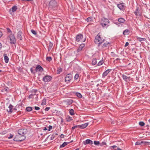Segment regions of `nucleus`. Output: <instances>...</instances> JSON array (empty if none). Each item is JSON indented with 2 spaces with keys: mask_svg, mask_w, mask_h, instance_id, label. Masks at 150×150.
I'll return each mask as SVG.
<instances>
[{
  "mask_svg": "<svg viewBox=\"0 0 150 150\" xmlns=\"http://www.w3.org/2000/svg\"><path fill=\"white\" fill-rule=\"evenodd\" d=\"M57 3L55 0H51L49 2V8L50 10H56L57 8Z\"/></svg>",
  "mask_w": 150,
  "mask_h": 150,
  "instance_id": "obj_1",
  "label": "nucleus"
},
{
  "mask_svg": "<svg viewBox=\"0 0 150 150\" xmlns=\"http://www.w3.org/2000/svg\"><path fill=\"white\" fill-rule=\"evenodd\" d=\"M105 41V39H103L100 37V36L97 35L96 36L95 39V43L97 44L98 45V46H99L100 44H102Z\"/></svg>",
  "mask_w": 150,
  "mask_h": 150,
  "instance_id": "obj_2",
  "label": "nucleus"
},
{
  "mask_svg": "<svg viewBox=\"0 0 150 150\" xmlns=\"http://www.w3.org/2000/svg\"><path fill=\"white\" fill-rule=\"evenodd\" d=\"M25 138V137L24 136H22L21 135L18 134L16 135L13 140L15 141H22Z\"/></svg>",
  "mask_w": 150,
  "mask_h": 150,
  "instance_id": "obj_3",
  "label": "nucleus"
},
{
  "mask_svg": "<svg viewBox=\"0 0 150 150\" xmlns=\"http://www.w3.org/2000/svg\"><path fill=\"white\" fill-rule=\"evenodd\" d=\"M27 132V130L26 129H21L18 131V133L22 136H24Z\"/></svg>",
  "mask_w": 150,
  "mask_h": 150,
  "instance_id": "obj_4",
  "label": "nucleus"
},
{
  "mask_svg": "<svg viewBox=\"0 0 150 150\" xmlns=\"http://www.w3.org/2000/svg\"><path fill=\"white\" fill-rule=\"evenodd\" d=\"M83 38V35L81 34H79L76 36V40L78 42H79L80 40H81V42H84L86 40V38L82 40V39Z\"/></svg>",
  "mask_w": 150,
  "mask_h": 150,
  "instance_id": "obj_5",
  "label": "nucleus"
},
{
  "mask_svg": "<svg viewBox=\"0 0 150 150\" xmlns=\"http://www.w3.org/2000/svg\"><path fill=\"white\" fill-rule=\"evenodd\" d=\"M105 23H101L100 24L104 28H107L109 25L108 24L109 22V20L108 19H105Z\"/></svg>",
  "mask_w": 150,
  "mask_h": 150,
  "instance_id": "obj_6",
  "label": "nucleus"
},
{
  "mask_svg": "<svg viewBox=\"0 0 150 150\" xmlns=\"http://www.w3.org/2000/svg\"><path fill=\"white\" fill-rule=\"evenodd\" d=\"M52 78L50 76L48 75H46L43 78V81L45 82H48L50 81L52 79Z\"/></svg>",
  "mask_w": 150,
  "mask_h": 150,
  "instance_id": "obj_7",
  "label": "nucleus"
},
{
  "mask_svg": "<svg viewBox=\"0 0 150 150\" xmlns=\"http://www.w3.org/2000/svg\"><path fill=\"white\" fill-rule=\"evenodd\" d=\"M9 38L11 41V44H15L16 42V39L14 36L12 34H11L9 36Z\"/></svg>",
  "mask_w": 150,
  "mask_h": 150,
  "instance_id": "obj_8",
  "label": "nucleus"
},
{
  "mask_svg": "<svg viewBox=\"0 0 150 150\" xmlns=\"http://www.w3.org/2000/svg\"><path fill=\"white\" fill-rule=\"evenodd\" d=\"M83 144L86 145V144H92L93 143V141L89 139H87L85 141H83Z\"/></svg>",
  "mask_w": 150,
  "mask_h": 150,
  "instance_id": "obj_9",
  "label": "nucleus"
},
{
  "mask_svg": "<svg viewBox=\"0 0 150 150\" xmlns=\"http://www.w3.org/2000/svg\"><path fill=\"white\" fill-rule=\"evenodd\" d=\"M43 70V68L40 65H38L36 67L35 71H42Z\"/></svg>",
  "mask_w": 150,
  "mask_h": 150,
  "instance_id": "obj_10",
  "label": "nucleus"
},
{
  "mask_svg": "<svg viewBox=\"0 0 150 150\" xmlns=\"http://www.w3.org/2000/svg\"><path fill=\"white\" fill-rule=\"evenodd\" d=\"M72 78V76L71 74H68L66 75V82L70 81Z\"/></svg>",
  "mask_w": 150,
  "mask_h": 150,
  "instance_id": "obj_11",
  "label": "nucleus"
},
{
  "mask_svg": "<svg viewBox=\"0 0 150 150\" xmlns=\"http://www.w3.org/2000/svg\"><path fill=\"white\" fill-rule=\"evenodd\" d=\"M122 77L123 80L126 81H130V77L129 76H127L124 74H123L122 75Z\"/></svg>",
  "mask_w": 150,
  "mask_h": 150,
  "instance_id": "obj_12",
  "label": "nucleus"
},
{
  "mask_svg": "<svg viewBox=\"0 0 150 150\" xmlns=\"http://www.w3.org/2000/svg\"><path fill=\"white\" fill-rule=\"evenodd\" d=\"M117 7L121 10H123L125 7L124 3H122L117 4Z\"/></svg>",
  "mask_w": 150,
  "mask_h": 150,
  "instance_id": "obj_13",
  "label": "nucleus"
},
{
  "mask_svg": "<svg viewBox=\"0 0 150 150\" xmlns=\"http://www.w3.org/2000/svg\"><path fill=\"white\" fill-rule=\"evenodd\" d=\"M22 34V33L20 31H19L17 33V38L18 39H20V40H22V37L21 35Z\"/></svg>",
  "mask_w": 150,
  "mask_h": 150,
  "instance_id": "obj_14",
  "label": "nucleus"
},
{
  "mask_svg": "<svg viewBox=\"0 0 150 150\" xmlns=\"http://www.w3.org/2000/svg\"><path fill=\"white\" fill-rule=\"evenodd\" d=\"M111 71V69H108L105 71L103 74V77H105Z\"/></svg>",
  "mask_w": 150,
  "mask_h": 150,
  "instance_id": "obj_15",
  "label": "nucleus"
},
{
  "mask_svg": "<svg viewBox=\"0 0 150 150\" xmlns=\"http://www.w3.org/2000/svg\"><path fill=\"white\" fill-rule=\"evenodd\" d=\"M139 8L138 7H137L136 11L134 12L135 14L137 16H140L141 15V13L140 12H139Z\"/></svg>",
  "mask_w": 150,
  "mask_h": 150,
  "instance_id": "obj_16",
  "label": "nucleus"
},
{
  "mask_svg": "<svg viewBox=\"0 0 150 150\" xmlns=\"http://www.w3.org/2000/svg\"><path fill=\"white\" fill-rule=\"evenodd\" d=\"M88 125V123H87L83 124L81 125H79V128L81 129H84L86 128Z\"/></svg>",
  "mask_w": 150,
  "mask_h": 150,
  "instance_id": "obj_17",
  "label": "nucleus"
},
{
  "mask_svg": "<svg viewBox=\"0 0 150 150\" xmlns=\"http://www.w3.org/2000/svg\"><path fill=\"white\" fill-rule=\"evenodd\" d=\"M13 107V106L11 104H10L8 106V110L7 109V111H8V112H12V109Z\"/></svg>",
  "mask_w": 150,
  "mask_h": 150,
  "instance_id": "obj_18",
  "label": "nucleus"
},
{
  "mask_svg": "<svg viewBox=\"0 0 150 150\" xmlns=\"http://www.w3.org/2000/svg\"><path fill=\"white\" fill-rule=\"evenodd\" d=\"M73 102V100L71 99H68L66 100L67 104L70 105L72 104Z\"/></svg>",
  "mask_w": 150,
  "mask_h": 150,
  "instance_id": "obj_19",
  "label": "nucleus"
},
{
  "mask_svg": "<svg viewBox=\"0 0 150 150\" xmlns=\"http://www.w3.org/2000/svg\"><path fill=\"white\" fill-rule=\"evenodd\" d=\"M137 40L140 42H142V41H145L146 39L145 38H141L137 37Z\"/></svg>",
  "mask_w": 150,
  "mask_h": 150,
  "instance_id": "obj_20",
  "label": "nucleus"
},
{
  "mask_svg": "<svg viewBox=\"0 0 150 150\" xmlns=\"http://www.w3.org/2000/svg\"><path fill=\"white\" fill-rule=\"evenodd\" d=\"M118 21L120 23H123L125 21V20L123 18H120L118 19Z\"/></svg>",
  "mask_w": 150,
  "mask_h": 150,
  "instance_id": "obj_21",
  "label": "nucleus"
},
{
  "mask_svg": "<svg viewBox=\"0 0 150 150\" xmlns=\"http://www.w3.org/2000/svg\"><path fill=\"white\" fill-rule=\"evenodd\" d=\"M69 113L71 115H74V111L73 109H69Z\"/></svg>",
  "mask_w": 150,
  "mask_h": 150,
  "instance_id": "obj_22",
  "label": "nucleus"
},
{
  "mask_svg": "<svg viewBox=\"0 0 150 150\" xmlns=\"http://www.w3.org/2000/svg\"><path fill=\"white\" fill-rule=\"evenodd\" d=\"M129 33V31L128 29H126L123 32V34L124 35L128 34Z\"/></svg>",
  "mask_w": 150,
  "mask_h": 150,
  "instance_id": "obj_23",
  "label": "nucleus"
},
{
  "mask_svg": "<svg viewBox=\"0 0 150 150\" xmlns=\"http://www.w3.org/2000/svg\"><path fill=\"white\" fill-rule=\"evenodd\" d=\"M72 120V117L69 116V115H68L66 117V120L67 121L70 122Z\"/></svg>",
  "mask_w": 150,
  "mask_h": 150,
  "instance_id": "obj_24",
  "label": "nucleus"
},
{
  "mask_svg": "<svg viewBox=\"0 0 150 150\" xmlns=\"http://www.w3.org/2000/svg\"><path fill=\"white\" fill-rule=\"evenodd\" d=\"M4 59L5 62L6 63H7L9 61V58L7 56H4Z\"/></svg>",
  "mask_w": 150,
  "mask_h": 150,
  "instance_id": "obj_25",
  "label": "nucleus"
},
{
  "mask_svg": "<svg viewBox=\"0 0 150 150\" xmlns=\"http://www.w3.org/2000/svg\"><path fill=\"white\" fill-rule=\"evenodd\" d=\"M97 63L96 59V58L93 59L92 61V64L94 65Z\"/></svg>",
  "mask_w": 150,
  "mask_h": 150,
  "instance_id": "obj_26",
  "label": "nucleus"
},
{
  "mask_svg": "<svg viewBox=\"0 0 150 150\" xmlns=\"http://www.w3.org/2000/svg\"><path fill=\"white\" fill-rule=\"evenodd\" d=\"M76 95L79 98H81L82 97V95L79 93L76 92Z\"/></svg>",
  "mask_w": 150,
  "mask_h": 150,
  "instance_id": "obj_27",
  "label": "nucleus"
},
{
  "mask_svg": "<svg viewBox=\"0 0 150 150\" xmlns=\"http://www.w3.org/2000/svg\"><path fill=\"white\" fill-rule=\"evenodd\" d=\"M17 9V7L16 6H13L12 8V12H14Z\"/></svg>",
  "mask_w": 150,
  "mask_h": 150,
  "instance_id": "obj_28",
  "label": "nucleus"
},
{
  "mask_svg": "<svg viewBox=\"0 0 150 150\" xmlns=\"http://www.w3.org/2000/svg\"><path fill=\"white\" fill-rule=\"evenodd\" d=\"M84 44H82L80 45L79 46L78 50H81L82 48L84 47Z\"/></svg>",
  "mask_w": 150,
  "mask_h": 150,
  "instance_id": "obj_29",
  "label": "nucleus"
},
{
  "mask_svg": "<svg viewBox=\"0 0 150 150\" xmlns=\"http://www.w3.org/2000/svg\"><path fill=\"white\" fill-rule=\"evenodd\" d=\"M86 21L88 22H90L92 21V18L91 17H89L87 18Z\"/></svg>",
  "mask_w": 150,
  "mask_h": 150,
  "instance_id": "obj_30",
  "label": "nucleus"
},
{
  "mask_svg": "<svg viewBox=\"0 0 150 150\" xmlns=\"http://www.w3.org/2000/svg\"><path fill=\"white\" fill-rule=\"evenodd\" d=\"M53 46V44L51 42H50L49 43V51L50 49H51Z\"/></svg>",
  "mask_w": 150,
  "mask_h": 150,
  "instance_id": "obj_31",
  "label": "nucleus"
},
{
  "mask_svg": "<svg viewBox=\"0 0 150 150\" xmlns=\"http://www.w3.org/2000/svg\"><path fill=\"white\" fill-rule=\"evenodd\" d=\"M26 110L28 111H30L32 110V108L30 107H27L26 108Z\"/></svg>",
  "mask_w": 150,
  "mask_h": 150,
  "instance_id": "obj_32",
  "label": "nucleus"
},
{
  "mask_svg": "<svg viewBox=\"0 0 150 150\" xmlns=\"http://www.w3.org/2000/svg\"><path fill=\"white\" fill-rule=\"evenodd\" d=\"M62 69L61 68H58L57 70V73L60 74L62 71Z\"/></svg>",
  "mask_w": 150,
  "mask_h": 150,
  "instance_id": "obj_33",
  "label": "nucleus"
},
{
  "mask_svg": "<svg viewBox=\"0 0 150 150\" xmlns=\"http://www.w3.org/2000/svg\"><path fill=\"white\" fill-rule=\"evenodd\" d=\"M66 146V142H64L63 144L61 145L59 147L60 148H61Z\"/></svg>",
  "mask_w": 150,
  "mask_h": 150,
  "instance_id": "obj_34",
  "label": "nucleus"
},
{
  "mask_svg": "<svg viewBox=\"0 0 150 150\" xmlns=\"http://www.w3.org/2000/svg\"><path fill=\"white\" fill-rule=\"evenodd\" d=\"M110 44L109 42H106L105 43H104L103 44L102 47H107V45H108V44Z\"/></svg>",
  "mask_w": 150,
  "mask_h": 150,
  "instance_id": "obj_35",
  "label": "nucleus"
},
{
  "mask_svg": "<svg viewBox=\"0 0 150 150\" xmlns=\"http://www.w3.org/2000/svg\"><path fill=\"white\" fill-rule=\"evenodd\" d=\"M140 144H142L141 141H138L135 143V145H138Z\"/></svg>",
  "mask_w": 150,
  "mask_h": 150,
  "instance_id": "obj_36",
  "label": "nucleus"
},
{
  "mask_svg": "<svg viewBox=\"0 0 150 150\" xmlns=\"http://www.w3.org/2000/svg\"><path fill=\"white\" fill-rule=\"evenodd\" d=\"M139 124L140 126H143L144 125L145 123L143 122H139Z\"/></svg>",
  "mask_w": 150,
  "mask_h": 150,
  "instance_id": "obj_37",
  "label": "nucleus"
},
{
  "mask_svg": "<svg viewBox=\"0 0 150 150\" xmlns=\"http://www.w3.org/2000/svg\"><path fill=\"white\" fill-rule=\"evenodd\" d=\"M94 144L96 145H98L99 144H100V142H99V141H94Z\"/></svg>",
  "mask_w": 150,
  "mask_h": 150,
  "instance_id": "obj_38",
  "label": "nucleus"
},
{
  "mask_svg": "<svg viewBox=\"0 0 150 150\" xmlns=\"http://www.w3.org/2000/svg\"><path fill=\"white\" fill-rule=\"evenodd\" d=\"M47 60L49 61L50 62L52 59V58L50 57H47L46 58Z\"/></svg>",
  "mask_w": 150,
  "mask_h": 150,
  "instance_id": "obj_39",
  "label": "nucleus"
},
{
  "mask_svg": "<svg viewBox=\"0 0 150 150\" xmlns=\"http://www.w3.org/2000/svg\"><path fill=\"white\" fill-rule=\"evenodd\" d=\"M103 60L100 61L98 64V65L99 66L103 64Z\"/></svg>",
  "mask_w": 150,
  "mask_h": 150,
  "instance_id": "obj_40",
  "label": "nucleus"
},
{
  "mask_svg": "<svg viewBox=\"0 0 150 150\" xmlns=\"http://www.w3.org/2000/svg\"><path fill=\"white\" fill-rule=\"evenodd\" d=\"M106 144V142H103L101 143L100 144V146H102L105 145Z\"/></svg>",
  "mask_w": 150,
  "mask_h": 150,
  "instance_id": "obj_41",
  "label": "nucleus"
},
{
  "mask_svg": "<svg viewBox=\"0 0 150 150\" xmlns=\"http://www.w3.org/2000/svg\"><path fill=\"white\" fill-rule=\"evenodd\" d=\"M31 31L32 33L34 34V35H36L37 34L36 32L34 30H33V29L31 30Z\"/></svg>",
  "mask_w": 150,
  "mask_h": 150,
  "instance_id": "obj_42",
  "label": "nucleus"
},
{
  "mask_svg": "<svg viewBox=\"0 0 150 150\" xmlns=\"http://www.w3.org/2000/svg\"><path fill=\"white\" fill-rule=\"evenodd\" d=\"M46 101L45 100H43L42 102L41 103V105H45L46 104Z\"/></svg>",
  "mask_w": 150,
  "mask_h": 150,
  "instance_id": "obj_43",
  "label": "nucleus"
},
{
  "mask_svg": "<svg viewBox=\"0 0 150 150\" xmlns=\"http://www.w3.org/2000/svg\"><path fill=\"white\" fill-rule=\"evenodd\" d=\"M79 75L77 74H76L74 76V79H77L79 77Z\"/></svg>",
  "mask_w": 150,
  "mask_h": 150,
  "instance_id": "obj_44",
  "label": "nucleus"
},
{
  "mask_svg": "<svg viewBox=\"0 0 150 150\" xmlns=\"http://www.w3.org/2000/svg\"><path fill=\"white\" fill-rule=\"evenodd\" d=\"M113 149H115V150H117V148H118V147L117 146H111Z\"/></svg>",
  "mask_w": 150,
  "mask_h": 150,
  "instance_id": "obj_45",
  "label": "nucleus"
},
{
  "mask_svg": "<svg viewBox=\"0 0 150 150\" xmlns=\"http://www.w3.org/2000/svg\"><path fill=\"white\" fill-rule=\"evenodd\" d=\"M49 129H48V131H50L52 128V126L51 125H49L48 127Z\"/></svg>",
  "mask_w": 150,
  "mask_h": 150,
  "instance_id": "obj_46",
  "label": "nucleus"
},
{
  "mask_svg": "<svg viewBox=\"0 0 150 150\" xmlns=\"http://www.w3.org/2000/svg\"><path fill=\"white\" fill-rule=\"evenodd\" d=\"M30 71H31V73H32L33 74L35 73V71L34 70H33V69L32 68H31L30 69Z\"/></svg>",
  "mask_w": 150,
  "mask_h": 150,
  "instance_id": "obj_47",
  "label": "nucleus"
},
{
  "mask_svg": "<svg viewBox=\"0 0 150 150\" xmlns=\"http://www.w3.org/2000/svg\"><path fill=\"white\" fill-rule=\"evenodd\" d=\"M35 109L36 110H38L40 109V108L38 107L35 106Z\"/></svg>",
  "mask_w": 150,
  "mask_h": 150,
  "instance_id": "obj_48",
  "label": "nucleus"
},
{
  "mask_svg": "<svg viewBox=\"0 0 150 150\" xmlns=\"http://www.w3.org/2000/svg\"><path fill=\"white\" fill-rule=\"evenodd\" d=\"M145 145H150V142L146 141Z\"/></svg>",
  "mask_w": 150,
  "mask_h": 150,
  "instance_id": "obj_49",
  "label": "nucleus"
},
{
  "mask_svg": "<svg viewBox=\"0 0 150 150\" xmlns=\"http://www.w3.org/2000/svg\"><path fill=\"white\" fill-rule=\"evenodd\" d=\"M50 107H46L45 109V110L48 111L50 110Z\"/></svg>",
  "mask_w": 150,
  "mask_h": 150,
  "instance_id": "obj_50",
  "label": "nucleus"
},
{
  "mask_svg": "<svg viewBox=\"0 0 150 150\" xmlns=\"http://www.w3.org/2000/svg\"><path fill=\"white\" fill-rule=\"evenodd\" d=\"M105 19L104 18L101 21V23H105Z\"/></svg>",
  "mask_w": 150,
  "mask_h": 150,
  "instance_id": "obj_51",
  "label": "nucleus"
},
{
  "mask_svg": "<svg viewBox=\"0 0 150 150\" xmlns=\"http://www.w3.org/2000/svg\"><path fill=\"white\" fill-rule=\"evenodd\" d=\"M7 32H9V33L11 32V30L10 29H9L8 28H7Z\"/></svg>",
  "mask_w": 150,
  "mask_h": 150,
  "instance_id": "obj_52",
  "label": "nucleus"
},
{
  "mask_svg": "<svg viewBox=\"0 0 150 150\" xmlns=\"http://www.w3.org/2000/svg\"><path fill=\"white\" fill-rule=\"evenodd\" d=\"M13 137V135L12 134H11L10 136L8 137V138L9 139H11Z\"/></svg>",
  "mask_w": 150,
  "mask_h": 150,
  "instance_id": "obj_53",
  "label": "nucleus"
},
{
  "mask_svg": "<svg viewBox=\"0 0 150 150\" xmlns=\"http://www.w3.org/2000/svg\"><path fill=\"white\" fill-rule=\"evenodd\" d=\"M9 90V88H5V91H6L8 92Z\"/></svg>",
  "mask_w": 150,
  "mask_h": 150,
  "instance_id": "obj_54",
  "label": "nucleus"
},
{
  "mask_svg": "<svg viewBox=\"0 0 150 150\" xmlns=\"http://www.w3.org/2000/svg\"><path fill=\"white\" fill-rule=\"evenodd\" d=\"M129 44V43L128 42H126L125 43V47H127L128 45Z\"/></svg>",
  "mask_w": 150,
  "mask_h": 150,
  "instance_id": "obj_55",
  "label": "nucleus"
},
{
  "mask_svg": "<svg viewBox=\"0 0 150 150\" xmlns=\"http://www.w3.org/2000/svg\"><path fill=\"white\" fill-rule=\"evenodd\" d=\"M146 141H141L142 144H145Z\"/></svg>",
  "mask_w": 150,
  "mask_h": 150,
  "instance_id": "obj_56",
  "label": "nucleus"
},
{
  "mask_svg": "<svg viewBox=\"0 0 150 150\" xmlns=\"http://www.w3.org/2000/svg\"><path fill=\"white\" fill-rule=\"evenodd\" d=\"M60 137L61 138H63L64 137V135L63 134H61Z\"/></svg>",
  "mask_w": 150,
  "mask_h": 150,
  "instance_id": "obj_57",
  "label": "nucleus"
},
{
  "mask_svg": "<svg viewBox=\"0 0 150 150\" xmlns=\"http://www.w3.org/2000/svg\"><path fill=\"white\" fill-rule=\"evenodd\" d=\"M2 35V33L0 31V38L1 37Z\"/></svg>",
  "mask_w": 150,
  "mask_h": 150,
  "instance_id": "obj_58",
  "label": "nucleus"
},
{
  "mask_svg": "<svg viewBox=\"0 0 150 150\" xmlns=\"http://www.w3.org/2000/svg\"><path fill=\"white\" fill-rule=\"evenodd\" d=\"M79 125H75V126H74V127L75 128H76V127H79Z\"/></svg>",
  "mask_w": 150,
  "mask_h": 150,
  "instance_id": "obj_59",
  "label": "nucleus"
},
{
  "mask_svg": "<svg viewBox=\"0 0 150 150\" xmlns=\"http://www.w3.org/2000/svg\"><path fill=\"white\" fill-rule=\"evenodd\" d=\"M47 130V129L46 127H45L43 129V130Z\"/></svg>",
  "mask_w": 150,
  "mask_h": 150,
  "instance_id": "obj_60",
  "label": "nucleus"
},
{
  "mask_svg": "<svg viewBox=\"0 0 150 150\" xmlns=\"http://www.w3.org/2000/svg\"><path fill=\"white\" fill-rule=\"evenodd\" d=\"M72 141H71L70 142H72ZM69 143H70V142H66V145H67V144H69Z\"/></svg>",
  "mask_w": 150,
  "mask_h": 150,
  "instance_id": "obj_61",
  "label": "nucleus"
},
{
  "mask_svg": "<svg viewBox=\"0 0 150 150\" xmlns=\"http://www.w3.org/2000/svg\"><path fill=\"white\" fill-rule=\"evenodd\" d=\"M2 47V45L0 43V49H1Z\"/></svg>",
  "mask_w": 150,
  "mask_h": 150,
  "instance_id": "obj_62",
  "label": "nucleus"
},
{
  "mask_svg": "<svg viewBox=\"0 0 150 150\" xmlns=\"http://www.w3.org/2000/svg\"><path fill=\"white\" fill-rule=\"evenodd\" d=\"M117 150H122L121 149H120V148H119V147H118L117 148Z\"/></svg>",
  "mask_w": 150,
  "mask_h": 150,
  "instance_id": "obj_63",
  "label": "nucleus"
},
{
  "mask_svg": "<svg viewBox=\"0 0 150 150\" xmlns=\"http://www.w3.org/2000/svg\"><path fill=\"white\" fill-rule=\"evenodd\" d=\"M75 128L74 127H73L72 128V130H74V129Z\"/></svg>",
  "mask_w": 150,
  "mask_h": 150,
  "instance_id": "obj_64",
  "label": "nucleus"
}]
</instances>
